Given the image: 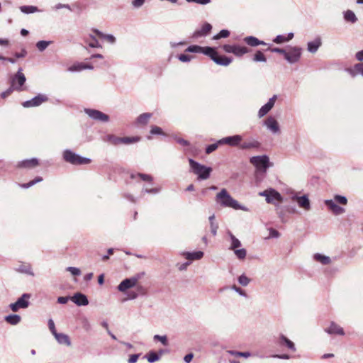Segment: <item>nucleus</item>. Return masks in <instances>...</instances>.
<instances>
[{
	"instance_id": "obj_32",
	"label": "nucleus",
	"mask_w": 363,
	"mask_h": 363,
	"mask_svg": "<svg viewBox=\"0 0 363 363\" xmlns=\"http://www.w3.org/2000/svg\"><path fill=\"white\" fill-rule=\"evenodd\" d=\"M4 320L12 325H16L21 322V318L18 314H10L5 316Z\"/></svg>"
},
{
	"instance_id": "obj_13",
	"label": "nucleus",
	"mask_w": 363,
	"mask_h": 363,
	"mask_svg": "<svg viewBox=\"0 0 363 363\" xmlns=\"http://www.w3.org/2000/svg\"><path fill=\"white\" fill-rule=\"evenodd\" d=\"M291 200L296 201L298 207L306 211L311 209V202L307 195L299 196L296 194L291 196Z\"/></svg>"
},
{
	"instance_id": "obj_5",
	"label": "nucleus",
	"mask_w": 363,
	"mask_h": 363,
	"mask_svg": "<svg viewBox=\"0 0 363 363\" xmlns=\"http://www.w3.org/2000/svg\"><path fill=\"white\" fill-rule=\"evenodd\" d=\"M260 196L265 197L266 202L267 203H272L276 205V202H281L283 197L281 194L273 188H269L263 191L258 193Z\"/></svg>"
},
{
	"instance_id": "obj_7",
	"label": "nucleus",
	"mask_w": 363,
	"mask_h": 363,
	"mask_svg": "<svg viewBox=\"0 0 363 363\" xmlns=\"http://www.w3.org/2000/svg\"><path fill=\"white\" fill-rule=\"evenodd\" d=\"M26 81V76L23 73V69L20 67L18 72L11 77V85L13 86L15 90L21 91L24 90L23 85Z\"/></svg>"
},
{
	"instance_id": "obj_2",
	"label": "nucleus",
	"mask_w": 363,
	"mask_h": 363,
	"mask_svg": "<svg viewBox=\"0 0 363 363\" xmlns=\"http://www.w3.org/2000/svg\"><path fill=\"white\" fill-rule=\"evenodd\" d=\"M250 163L256 168L257 174H265L269 167L273 164L267 155L253 156L250 159Z\"/></svg>"
},
{
	"instance_id": "obj_41",
	"label": "nucleus",
	"mask_w": 363,
	"mask_h": 363,
	"mask_svg": "<svg viewBox=\"0 0 363 363\" xmlns=\"http://www.w3.org/2000/svg\"><path fill=\"white\" fill-rule=\"evenodd\" d=\"M228 353L230 354L235 356V357H245L248 358L251 356V353L250 352H239L235 350H228Z\"/></svg>"
},
{
	"instance_id": "obj_47",
	"label": "nucleus",
	"mask_w": 363,
	"mask_h": 363,
	"mask_svg": "<svg viewBox=\"0 0 363 363\" xmlns=\"http://www.w3.org/2000/svg\"><path fill=\"white\" fill-rule=\"evenodd\" d=\"M51 41L40 40L36 43V48L40 52H43L51 44Z\"/></svg>"
},
{
	"instance_id": "obj_18",
	"label": "nucleus",
	"mask_w": 363,
	"mask_h": 363,
	"mask_svg": "<svg viewBox=\"0 0 363 363\" xmlns=\"http://www.w3.org/2000/svg\"><path fill=\"white\" fill-rule=\"evenodd\" d=\"M325 332L329 335H345L343 328L333 321L330 323L329 328L325 329Z\"/></svg>"
},
{
	"instance_id": "obj_22",
	"label": "nucleus",
	"mask_w": 363,
	"mask_h": 363,
	"mask_svg": "<svg viewBox=\"0 0 363 363\" xmlns=\"http://www.w3.org/2000/svg\"><path fill=\"white\" fill-rule=\"evenodd\" d=\"M84 41L89 47L92 48H101L102 46L96 39V35L93 33H89L87 36L84 38Z\"/></svg>"
},
{
	"instance_id": "obj_31",
	"label": "nucleus",
	"mask_w": 363,
	"mask_h": 363,
	"mask_svg": "<svg viewBox=\"0 0 363 363\" xmlns=\"http://www.w3.org/2000/svg\"><path fill=\"white\" fill-rule=\"evenodd\" d=\"M16 271L20 273L26 274L32 277L35 275L31 267V265L29 264H20L18 267L16 269Z\"/></svg>"
},
{
	"instance_id": "obj_59",
	"label": "nucleus",
	"mask_w": 363,
	"mask_h": 363,
	"mask_svg": "<svg viewBox=\"0 0 363 363\" xmlns=\"http://www.w3.org/2000/svg\"><path fill=\"white\" fill-rule=\"evenodd\" d=\"M48 328H49L50 332L52 333V334L53 335H55L56 333H57V330L55 329V323H54L52 319L50 318V319L48 320Z\"/></svg>"
},
{
	"instance_id": "obj_46",
	"label": "nucleus",
	"mask_w": 363,
	"mask_h": 363,
	"mask_svg": "<svg viewBox=\"0 0 363 363\" xmlns=\"http://www.w3.org/2000/svg\"><path fill=\"white\" fill-rule=\"evenodd\" d=\"M234 254L238 259L243 260L247 255V251L245 249H235L233 250Z\"/></svg>"
},
{
	"instance_id": "obj_64",
	"label": "nucleus",
	"mask_w": 363,
	"mask_h": 363,
	"mask_svg": "<svg viewBox=\"0 0 363 363\" xmlns=\"http://www.w3.org/2000/svg\"><path fill=\"white\" fill-rule=\"evenodd\" d=\"M140 356V354H130L128 359V363H135L138 361Z\"/></svg>"
},
{
	"instance_id": "obj_54",
	"label": "nucleus",
	"mask_w": 363,
	"mask_h": 363,
	"mask_svg": "<svg viewBox=\"0 0 363 363\" xmlns=\"http://www.w3.org/2000/svg\"><path fill=\"white\" fill-rule=\"evenodd\" d=\"M231 289L235 291L236 293H238L240 296H241L242 297H245V298L248 297L245 291L243 290L242 289H241L240 287L237 286L236 285H233L231 286Z\"/></svg>"
},
{
	"instance_id": "obj_14",
	"label": "nucleus",
	"mask_w": 363,
	"mask_h": 363,
	"mask_svg": "<svg viewBox=\"0 0 363 363\" xmlns=\"http://www.w3.org/2000/svg\"><path fill=\"white\" fill-rule=\"evenodd\" d=\"M277 99V95H274L271 97L268 101L262 106L258 111V117L259 118L264 117L268 113V112L274 107L276 100Z\"/></svg>"
},
{
	"instance_id": "obj_34",
	"label": "nucleus",
	"mask_w": 363,
	"mask_h": 363,
	"mask_svg": "<svg viewBox=\"0 0 363 363\" xmlns=\"http://www.w3.org/2000/svg\"><path fill=\"white\" fill-rule=\"evenodd\" d=\"M313 258L315 261L323 264H329L331 262V259L328 256H325L319 253H316L313 255Z\"/></svg>"
},
{
	"instance_id": "obj_15",
	"label": "nucleus",
	"mask_w": 363,
	"mask_h": 363,
	"mask_svg": "<svg viewBox=\"0 0 363 363\" xmlns=\"http://www.w3.org/2000/svg\"><path fill=\"white\" fill-rule=\"evenodd\" d=\"M39 164V161L37 158L26 159L19 161L16 167L19 169H33Z\"/></svg>"
},
{
	"instance_id": "obj_37",
	"label": "nucleus",
	"mask_w": 363,
	"mask_h": 363,
	"mask_svg": "<svg viewBox=\"0 0 363 363\" xmlns=\"http://www.w3.org/2000/svg\"><path fill=\"white\" fill-rule=\"evenodd\" d=\"M151 117L152 113H142L137 118V123L140 125H146Z\"/></svg>"
},
{
	"instance_id": "obj_45",
	"label": "nucleus",
	"mask_w": 363,
	"mask_h": 363,
	"mask_svg": "<svg viewBox=\"0 0 363 363\" xmlns=\"http://www.w3.org/2000/svg\"><path fill=\"white\" fill-rule=\"evenodd\" d=\"M139 140V137H123L121 138V144L129 145L137 143Z\"/></svg>"
},
{
	"instance_id": "obj_26",
	"label": "nucleus",
	"mask_w": 363,
	"mask_h": 363,
	"mask_svg": "<svg viewBox=\"0 0 363 363\" xmlns=\"http://www.w3.org/2000/svg\"><path fill=\"white\" fill-rule=\"evenodd\" d=\"M346 71L352 77H354L357 75H362L363 77V62H359L353 67L347 68Z\"/></svg>"
},
{
	"instance_id": "obj_21",
	"label": "nucleus",
	"mask_w": 363,
	"mask_h": 363,
	"mask_svg": "<svg viewBox=\"0 0 363 363\" xmlns=\"http://www.w3.org/2000/svg\"><path fill=\"white\" fill-rule=\"evenodd\" d=\"M71 300L79 306H85L89 304L87 297L82 293H76L72 298Z\"/></svg>"
},
{
	"instance_id": "obj_29",
	"label": "nucleus",
	"mask_w": 363,
	"mask_h": 363,
	"mask_svg": "<svg viewBox=\"0 0 363 363\" xmlns=\"http://www.w3.org/2000/svg\"><path fill=\"white\" fill-rule=\"evenodd\" d=\"M227 234L230 240V246L229 247V250H233L242 245L241 242L230 230H228Z\"/></svg>"
},
{
	"instance_id": "obj_62",
	"label": "nucleus",
	"mask_w": 363,
	"mask_h": 363,
	"mask_svg": "<svg viewBox=\"0 0 363 363\" xmlns=\"http://www.w3.org/2000/svg\"><path fill=\"white\" fill-rule=\"evenodd\" d=\"M15 90V89L13 88V86H12L11 85V86L7 89L6 91H3L1 94V98L3 99H5L6 97H8L9 95L11 94V93Z\"/></svg>"
},
{
	"instance_id": "obj_52",
	"label": "nucleus",
	"mask_w": 363,
	"mask_h": 363,
	"mask_svg": "<svg viewBox=\"0 0 363 363\" xmlns=\"http://www.w3.org/2000/svg\"><path fill=\"white\" fill-rule=\"evenodd\" d=\"M153 340L155 341H160L164 346H167L168 345V340L166 335H155L153 337Z\"/></svg>"
},
{
	"instance_id": "obj_39",
	"label": "nucleus",
	"mask_w": 363,
	"mask_h": 363,
	"mask_svg": "<svg viewBox=\"0 0 363 363\" xmlns=\"http://www.w3.org/2000/svg\"><path fill=\"white\" fill-rule=\"evenodd\" d=\"M130 177L132 179L140 178L141 180L145 181V182H151L152 181V177L151 175L143 174V173L132 174L130 175Z\"/></svg>"
},
{
	"instance_id": "obj_8",
	"label": "nucleus",
	"mask_w": 363,
	"mask_h": 363,
	"mask_svg": "<svg viewBox=\"0 0 363 363\" xmlns=\"http://www.w3.org/2000/svg\"><path fill=\"white\" fill-rule=\"evenodd\" d=\"M30 298V294L25 293L22 294L15 303H11L9 307L13 312L18 311L20 308H27L30 305L29 300Z\"/></svg>"
},
{
	"instance_id": "obj_10",
	"label": "nucleus",
	"mask_w": 363,
	"mask_h": 363,
	"mask_svg": "<svg viewBox=\"0 0 363 363\" xmlns=\"http://www.w3.org/2000/svg\"><path fill=\"white\" fill-rule=\"evenodd\" d=\"M49 100L48 96L45 94H38L30 100L23 101L21 105L24 108H33L40 106L42 104Z\"/></svg>"
},
{
	"instance_id": "obj_50",
	"label": "nucleus",
	"mask_w": 363,
	"mask_h": 363,
	"mask_svg": "<svg viewBox=\"0 0 363 363\" xmlns=\"http://www.w3.org/2000/svg\"><path fill=\"white\" fill-rule=\"evenodd\" d=\"M253 60L255 62H265L267 61V59L264 54L260 51L258 50L256 52V53L254 55Z\"/></svg>"
},
{
	"instance_id": "obj_33",
	"label": "nucleus",
	"mask_w": 363,
	"mask_h": 363,
	"mask_svg": "<svg viewBox=\"0 0 363 363\" xmlns=\"http://www.w3.org/2000/svg\"><path fill=\"white\" fill-rule=\"evenodd\" d=\"M216 50L215 48L213 47H201V50L200 51V53H203L205 55L208 56L212 60L216 55Z\"/></svg>"
},
{
	"instance_id": "obj_49",
	"label": "nucleus",
	"mask_w": 363,
	"mask_h": 363,
	"mask_svg": "<svg viewBox=\"0 0 363 363\" xmlns=\"http://www.w3.org/2000/svg\"><path fill=\"white\" fill-rule=\"evenodd\" d=\"M230 31L225 29L221 30L218 34L213 36V40H218L220 38H226L229 37Z\"/></svg>"
},
{
	"instance_id": "obj_12",
	"label": "nucleus",
	"mask_w": 363,
	"mask_h": 363,
	"mask_svg": "<svg viewBox=\"0 0 363 363\" xmlns=\"http://www.w3.org/2000/svg\"><path fill=\"white\" fill-rule=\"evenodd\" d=\"M242 137L240 135H234L223 138L218 140V143L221 145H228L230 147H238L240 145Z\"/></svg>"
},
{
	"instance_id": "obj_19",
	"label": "nucleus",
	"mask_w": 363,
	"mask_h": 363,
	"mask_svg": "<svg viewBox=\"0 0 363 363\" xmlns=\"http://www.w3.org/2000/svg\"><path fill=\"white\" fill-rule=\"evenodd\" d=\"M278 343L280 346L286 347L292 352H295L296 350L295 344L282 334L279 337Z\"/></svg>"
},
{
	"instance_id": "obj_58",
	"label": "nucleus",
	"mask_w": 363,
	"mask_h": 363,
	"mask_svg": "<svg viewBox=\"0 0 363 363\" xmlns=\"http://www.w3.org/2000/svg\"><path fill=\"white\" fill-rule=\"evenodd\" d=\"M160 191V188H152V189L143 188L142 190V193H147V194H157Z\"/></svg>"
},
{
	"instance_id": "obj_53",
	"label": "nucleus",
	"mask_w": 363,
	"mask_h": 363,
	"mask_svg": "<svg viewBox=\"0 0 363 363\" xmlns=\"http://www.w3.org/2000/svg\"><path fill=\"white\" fill-rule=\"evenodd\" d=\"M201 50V46H199L197 45H193L189 46L185 50V52H192V53H200Z\"/></svg>"
},
{
	"instance_id": "obj_30",
	"label": "nucleus",
	"mask_w": 363,
	"mask_h": 363,
	"mask_svg": "<svg viewBox=\"0 0 363 363\" xmlns=\"http://www.w3.org/2000/svg\"><path fill=\"white\" fill-rule=\"evenodd\" d=\"M184 257L189 260H199L201 259L203 256V252L202 251H196L193 252H185L183 253Z\"/></svg>"
},
{
	"instance_id": "obj_6",
	"label": "nucleus",
	"mask_w": 363,
	"mask_h": 363,
	"mask_svg": "<svg viewBox=\"0 0 363 363\" xmlns=\"http://www.w3.org/2000/svg\"><path fill=\"white\" fill-rule=\"evenodd\" d=\"M144 275V272L138 273L130 278L125 279L118 286V290L121 292H125L126 290L137 286L139 279Z\"/></svg>"
},
{
	"instance_id": "obj_35",
	"label": "nucleus",
	"mask_w": 363,
	"mask_h": 363,
	"mask_svg": "<svg viewBox=\"0 0 363 363\" xmlns=\"http://www.w3.org/2000/svg\"><path fill=\"white\" fill-rule=\"evenodd\" d=\"M344 19L346 21L350 22L352 23H354L357 21V18L355 13L351 10H347L344 12Z\"/></svg>"
},
{
	"instance_id": "obj_43",
	"label": "nucleus",
	"mask_w": 363,
	"mask_h": 363,
	"mask_svg": "<svg viewBox=\"0 0 363 363\" xmlns=\"http://www.w3.org/2000/svg\"><path fill=\"white\" fill-rule=\"evenodd\" d=\"M42 181H43V178L41 177H36L33 180H32L28 183L22 184L20 186L21 188H23V189H28V188L31 187L32 186L35 185V184L39 183Z\"/></svg>"
},
{
	"instance_id": "obj_25",
	"label": "nucleus",
	"mask_w": 363,
	"mask_h": 363,
	"mask_svg": "<svg viewBox=\"0 0 363 363\" xmlns=\"http://www.w3.org/2000/svg\"><path fill=\"white\" fill-rule=\"evenodd\" d=\"M213 61L218 65L226 67L232 62L233 59L225 55H219L218 52H216V55Z\"/></svg>"
},
{
	"instance_id": "obj_42",
	"label": "nucleus",
	"mask_w": 363,
	"mask_h": 363,
	"mask_svg": "<svg viewBox=\"0 0 363 363\" xmlns=\"http://www.w3.org/2000/svg\"><path fill=\"white\" fill-rule=\"evenodd\" d=\"M106 140L113 145H118L121 144V138L117 137L114 135H108L106 136Z\"/></svg>"
},
{
	"instance_id": "obj_1",
	"label": "nucleus",
	"mask_w": 363,
	"mask_h": 363,
	"mask_svg": "<svg viewBox=\"0 0 363 363\" xmlns=\"http://www.w3.org/2000/svg\"><path fill=\"white\" fill-rule=\"evenodd\" d=\"M216 201L221 206L230 207L235 210L248 211L247 208L240 205L238 201L234 199L225 189H223L216 196Z\"/></svg>"
},
{
	"instance_id": "obj_60",
	"label": "nucleus",
	"mask_w": 363,
	"mask_h": 363,
	"mask_svg": "<svg viewBox=\"0 0 363 363\" xmlns=\"http://www.w3.org/2000/svg\"><path fill=\"white\" fill-rule=\"evenodd\" d=\"M67 271L69 272L74 276H79L81 274V271L79 268L74 267H68Z\"/></svg>"
},
{
	"instance_id": "obj_16",
	"label": "nucleus",
	"mask_w": 363,
	"mask_h": 363,
	"mask_svg": "<svg viewBox=\"0 0 363 363\" xmlns=\"http://www.w3.org/2000/svg\"><path fill=\"white\" fill-rule=\"evenodd\" d=\"M322 38L320 36H316L313 40L307 43V50L308 52L314 54L322 45Z\"/></svg>"
},
{
	"instance_id": "obj_9",
	"label": "nucleus",
	"mask_w": 363,
	"mask_h": 363,
	"mask_svg": "<svg viewBox=\"0 0 363 363\" xmlns=\"http://www.w3.org/2000/svg\"><path fill=\"white\" fill-rule=\"evenodd\" d=\"M302 53V48L298 46L290 47L286 51L284 59L290 64H294L299 61Z\"/></svg>"
},
{
	"instance_id": "obj_23",
	"label": "nucleus",
	"mask_w": 363,
	"mask_h": 363,
	"mask_svg": "<svg viewBox=\"0 0 363 363\" xmlns=\"http://www.w3.org/2000/svg\"><path fill=\"white\" fill-rule=\"evenodd\" d=\"M260 146L261 143L258 140L251 138L242 144L240 143V148L242 150L258 149Z\"/></svg>"
},
{
	"instance_id": "obj_38",
	"label": "nucleus",
	"mask_w": 363,
	"mask_h": 363,
	"mask_svg": "<svg viewBox=\"0 0 363 363\" xmlns=\"http://www.w3.org/2000/svg\"><path fill=\"white\" fill-rule=\"evenodd\" d=\"M144 358L147 359L148 362L154 363L160 359V355L154 351H150L144 356Z\"/></svg>"
},
{
	"instance_id": "obj_4",
	"label": "nucleus",
	"mask_w": 363,
	"mask_h": 363,
	"mask_svg": "<svg viewBox=\"0 0 363 363\" xmlns=\"http://www.w3.org/2000/svg\"><path fill=\"white\" fill-rule=\"evenodd\" d=\"M62 157L65 162L73 165L87 164L91 162V159L82 157L69 149L63 151Z\"/></svg>"
},
{
	"instance_id": "obj_36",
	"label": "nucleus",
	"mask_w": 363,
	"mask_h": 363,
	"mask_svg": "<svg viewBox=\"0 0 363 363\" xmlns=\"http://www.w3.org/2000/svg\"><path fill=\"white\" fill-rule=\"evenodd\" d=\"M247 48L245 46H240L238 45H234L233 54L237 57H241L248 52Z\"/></svg>"
},
{
	"instance_id": "obj_3",
	"label": "nucleus",
	"mask_w": 363,
	"mask_h": 363,
	"mask_svg": "<svg viewBox=\"0 0 363 363\" xmlns=\"http://www.w3.org/2000/svg\"><path fill=\"white\" fill-rule=\"evenodd\" d=\"M189 165L191 171L201 180H206L209 178L212 172V168L203 165L193 159H189Z\"/></svg>"
},
{
	"instance_id": "obj_27",
	"label": "nucleus",
	"mask_w": 363,
	"mask_h": 363,
	"mask_svg": "<svg viewBox=\"0 0 363 363\" xmlns=\"http://www.w3.org/2000/svg\"><path fill=\"white\" fill-rule=\"evenodd\" d=\"M244 42L251 47L265 45L266 43L254 36H247L244 38Z\"/></svg>"
},
{
	"instance_id": "obj_48",
	"label": "nucleus",
	"mask_w": 363,
	"mask_h": 363,
	"mask_svg": "<svg viewBox=\"0 0 363 363\" xmlns=\"http://www.w3.org/2000/svg\"><path fill=\"white\" fill-rule=\"evenodd\" d=\"M238 281L241 286H247L250 283L251 279L245 274H242L238 278Z\"/></svg>"
},
{
	"instance_id": "obj_24",
	"label": "nucleus",
	"mask_w": 363,
	"mask_h": 363,
	"mask_svg": "<svg viewBox=\"0 0 363 363\" xmlns=\"http://www.w3.org/2000/svg\"><path fill=\"white\" fill-rule=\"evenodd\" d=\"M212 30V26L208 23H205L201 29L196 30L193 36L194 38H200L208 35Z\"/></svg>"
},
{
	"instance_id": "obj_61",
	"label": "nucleus",
	"mask_w": 363,
	"mask_h": 363,
	"mask_svg": "<svg viewBox=\"0 0 363 363\" xmlns=\"http://www.w3.org/2000/svg\"><path fill=\"white\" fill-rule=\"evenodd\" d=\"M273 42L277 44H281L283 43L287 42V39H285V36L283 35H278L273 40Z\"/></svg>"
},
{
	"instance_id": "obj_51",
	"label": "nucleus",
	"mask_w": 363,
	"mask_h": 363,
	"mask_svg": "<svg viewBox=\"0 0 363 363\" xmlns=\"http://www.w3.org/2000/svg\"><path fill=\"white\" fill-rule=\"evenodd\" d=\"M150 134L152 135H166V134L162 131V129L157 125L151 126Z\"/></svg>"
},
{
	"instance_id": "obj_55",
	"label": "nucleus",
	"mask_w": 363,
	"mask_h": 363,
	"mask_svg": "<svg viewBox=\"0 0 363 363\" xmlns=\"http://www.w3.org/2000/svg\"><path fill=\"white\" fill-rule=\"evenodd\" d=\"M333 201H335V203L337 202V203H339L342 205H346L347 203V198L345 196H341V195H335L334 196Z\"/></svg>"
},
{
	"instance_id": "obj_57",
	"label": "nucleus",
	"mask_w": 363,
	"mask_h": 363,
	"mask_svg": "<svg viewBox=\"0 0 363 363\" xmlns=\"http://www.w3.org/2000/svg\"><path fill=\"white\" fill-rule=\"evenodd\" d=\"M177 58L182 62H189L193 57L189 55L181 54L177 56Z\"/></svg>"
},
{
	"instance_id": "obj_11",
	"label": "nucleus",
	"mask_w": 363,
	"mask_h": 363,
	"mask_svg": "<svg viewBox=\"0 0 363 363\" xmlns=\"http://www.w3.org/2000/svg\"><path fill=\"white\" fill-rule=\"evenodd\" d=\"M84 113L92 120L103 123H106L109 121L108 115L92 108H84Z\"/></svg>"
},
{
	"instance_id": "obj_44",
	"label": "nucleus",
	"mask_w": 363,
	"mask_h": 363,
	"mask_svg": "<svg viewBox=\"0 0 363 363\" xmlns=\"http://www.w3.org/2000/svg\"><path fill=\"white\" fill-rule=\"evenodd\" d=\"M84 69V62H77L68 68L69 72H81Z\"/></svg>"
},
{
	"instance_id": "obj_20",
	"label": "nucleus",
	"mask_w": 363,
	"mask_h": 363,
	"mask_svg": "<svg viewBox=\"0 0 363 363\" xmlns=\"http://www.w3.org/2000/svg\"><path fill=\"white\" fill-rule=\"evenodd\" d=\"M325 204L335 215H340L345 212V208L336 204L332 199L325 200Z\"/></svg>"
},
{
	"instance_id": "obj_17",
	"label": "nucleus",
	"mask_w": 363,
	"mask_h": 363,
	"mask_svg": "<svg viewBox=\"0 0 363 363\" xmlns=\"http://www.w3.org/2000/svg\"><path fill=\"white\" fill-rule=\"evenodd\" d=\"M264 124L273 133H278L280 131L277 121L272 117L267 118Z\"/></svg>"
},
{
	"instance_id": "obj_28",
	"label": "nucleus",
	"mask_w": 363,
	"mask_h": 363,
	"mask_svg": "<svg viewBox=\"0 0 363 363\" xmlns=\"http://www.w3.org/2000/svg\"><path fill=\"white\" fill-rule=\"evenodd\" d=\"M54 337L59 344L65 345L67 346L71 345V341L69 337L67 335L57 333L54 335Z\"/></svg>"
},
{
	"instance_id": "obj_56",
	"label": "nucleus",
	"mask_w": 363,
	"mask_h": 363,
	"mask_svg": "<svg viewBox=\"0 0 363 363\" xmlns=\"http://www.w3.org/2000/svg\"><path fill=\"white\" fill-rule=\"evenodd\" d=\"M218 145H220L219 143H218V140L217 141V143H213V144H211L209 145H208L206 148V154H211V152H213V151H215L216 150H217Z\"/></svg>"
},
{
	"instance_id": "obj_40",
	"label": "nucleus",
	"mask_w": 363,
	"mask_h": 363,
	"mask_svg": "<svg viewBox=\"0 0 363 363\" xmlns=\"http://www.w3.org/2000/svg\"><path fill=\"white\" fill-rule=\"evenodd\" d=\"M19 9L22 13L26 14L33 13L38 11V7L35 6H21Z\"/></svg>"
},
{
	"instance_id": "obj_63",
	"label": "nucleus",
	"mask_w": 363,
	"mask_h": 363,
	"mask_svg": "<svg viewBox=\"0 0 363 363\" xmlns=\"http://www.w3.org/2000/svg\"><path fill=\"white\" fill-rule=\"evenodd\" d=\"M174 140L177 143L180 144L182 146H189L190 145L189 142L186 140H184L183 138H179L177 136L174 137Z\"/></svg>"
}]
</instances>
